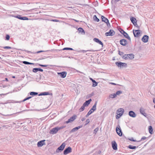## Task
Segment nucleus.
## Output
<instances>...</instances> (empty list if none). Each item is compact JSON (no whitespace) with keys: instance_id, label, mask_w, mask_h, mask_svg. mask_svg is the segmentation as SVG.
Segmentation results:
<instances>
[{"instance_id":"nucleus-41","label":"nucleus","mask_w":155,"mask_h":155,"mask_svg":"<svg viewBox=\"0 0 155 155\" xmlns=\"http://www.w3.org/2000/svg\"><path fill=\"white\" fill-rule=\"evenodd\" d=\"M122 93V92L120 91H117L115 93L116 95H119Z\"/></svg>"},{"instance_id":"nucleus-43","label":"nucleus","mask_w":155,"mask_h":155,"mask_svg":"<svg viewBox=\"0 0 155 155\" xmlns=\"http://www.w3.org/2000/svg\"><path fill=\"white\" fill-rule=\"evenodd\" d=\"M98 130V128H96L94 130V133L95 134H96L97 133V131Z\"/></svg>"},{"instance_id":"nucleus-23","label":"nucleus","mask_w":155,"mask_h":155,"mask_svg":"<svg viewBox=\"0 0 155 155\" xmlns=\"http://www.w3.org/2000/svg\"><path fill=\"white\" fill-rule=\"evenodd\" d=\"M43 70L42 69L39 68H35L33 69V71L35 73H36L38 71L43 72Z\"/></svg>"},{"instance_id":"nucleus-53","label":"nucleus","mask_w":155,"mask_h":155,"mask_svg":"<svg viewBox=\"0 0 155 155\" xmlns=\"http://www.w3.org/2000/svg\"><path fill=\"white\" fill-rule=\"evenodd\" d=\"M51 21L54 22H58L59 21L56 19H52L51 20Z\"/></svg>"},{"instance_id":"nucleus-64","label":"nucleus","mask_w":155,"mask_h":155,"mask_svg":"<svg viewBox=\"0 0 155 155\" xmlns=\"http://www.w3.org/2000/svg\"><path fill=\"white\" fill-rule=\"evenodd\" d=\"M28 97V99H29L31 98L32 97L30 96V97Z\"/></svg>"},{"instance_id":"nucleus-14","label":"nucleus","mask_w":155,"mask_h":155,"mask_svg":"<svg viewBox=\"0 0 155 155\" xmlns=\"http://www.w3.org/2000/svg\"><path fill=\"white\" fill-rule=\"evenodd\" d=\"M45 140H43L38 142L37 143V146L38 147H41L43 145H45Z\"/></svg>"},{"instance_id":"nucleus-38","label":"nucleus","mask_w":155,"mask_h":155,"mask_svg":"<svg viewBox=\"0 0 155 155\" xmlns=\"http://www.w3.org/2000/svg\"><path fill=\"white\" fill-rule=\"evenodd\" d=\"M85 106H84L83 104L82 106L79 109V111L80 112H81L83 111L85 108Z\"/></svg>"},{"instance_id":"nucleus-34","label":"nucleus","mask_w":155,"mask_h":155,"mask_svg":"<svg viewBox=\"0 0 155 155\" xmlns=\"http://www.w3.org/2000/svg\"><path fill=\"white\" fill-rule=\"evenodd\" d=\"M117 97L116 94H111L109 95V97L110 98H115Z\"/></svg>"},{"instance_id":"nucleus-33","label":"nucleus","mask_w":155,"mask_h":155,"mask_svg":"<svg viewBox=\"0 0 155 155\" xmlns=\"http://www.w3.org/2000/svg\"><path fill=\"white\" fill-rule=\"evenodd\" d=\"M29 94L31 96H35L38 94V93L35 92H31Z\"/></svg>"},{"instance_id":"nucleus-51","label":"nucleus","mask_w":155,"mask_h":155,"mask_svg":"<svg viewBox=\"0 0 155 155\" xmlns=\"http://www.w3.org/2000/svg\"><path fill=\"white\" fill-rule=\"evenodd\" d=\"M119 54L120 55H122L124 53L122 52L119 51Z\"/></svg>"},{"instance_id":"nucleus-60","label":"nucleus","mask_w":155,"mask_h":155,"mask_svg":"<svg viewBox=\"0 0 155 155\" xmlns=\"http://www.w3.org/2000/svg\"><path fill=\"white\" fill-rule=\"evenodd\" d=\"M153 102L154 104H155V98H153Z\"/></svg>"},{"instance_id":"nucleus-50","label":"nucleus","mask_w":155,"mask_h":155,"mask_svg":"<svg viewBox=\"0 0 155 155\" xmlns=\"http://www.w3.org/2000/svg\"><path fill=\"white\" fill-rule=\"evenodd\" d=\"M86 123L85 124V125H86L87 124H88L90 122V120H89V119H87L86 120Z\"/></svg>"},{"instance_id":"nucleus-27","label":"nucleus","mask_w":155,"mask_h":155,"mask_svg":"<svg viewBox=\"0 0 155 155\" xmlns=\"http://www.w3.org/2000/svg\"><path fill=\"white\" fill-rule=\"evenodd\" d=\"M126 38H127L128 40H129V41H131V39L130 37H129V36L128 35V34L125 31L124 33H123L122 34Z\"/></svg>"},{"instance_id":"nucleus-7","label":"nucleus","mask_w":155,"mask_h":155,"mask_svg":"<svg viewBox=\"0 0 155 155\" xmlns=\"http://www.w3.org/2000/svg\"><path fill=\"white\" fill-rule=\"evenodd\" d=\"M97 103V101L95 102L94 105L93 106L92 108L89 110L88 112L90 113L91 114L96 110Z\"/></svg>"},{"instance_id":"nucleus-19","label":"nucleus","mask_w":155,"mask_h":155,"mask_svg":"<svg viewBox=\"0 0 155 155\" xmlns=\"http://www.w3.org/2000/svg\"><path fill=\"white\" fill-rule=\"evenodd\" d=\"M128 114L130 117L134 118L136 117V114L132 110L129 111Z\"/></svg>"},{"instance_id":"nucleus-21","label":"nucleus","mask_w":155,"mask_h":155,"mask_svg":"<svg viewBox=\"0 0 155 155\" xmlns=\"http://www.w3.org/2000/svg\"><path fill=\"white\" fill-rule=\"evenodd\" d=\"M101 19L102 20V21L105 22V23H107V25L108 24H110L108 19L107 18L104 17V16H101Z\"/></svg>"},{"instance_id":"nucleus-59","label":"nucleus","mask_w":155,"mask_h":155,"mask_svg":"<svg viewBox=\"0 0 155 155\" xmlns=\"http://www.w3.org/2000/svg\"><path fill=\"white\" fill-rule=\"evenodd\" d=\"M90 80L92 81L93 82V81H94V80H93L92 78H89Z\"/></svg>"},{"instance_id":"nucleus-9","label":"nucleus","mask_w":155,"mask_h":155,"mask_svg":"<svg viewBox=\"0 0 155 155\" xmlns=\"http://www.w3.org/2000/svg\"><path fill=\"white\" fill-rule=\"evenodd\" d=\"M119 127H117L116 128V131L117 134L120 137L122 136V132L121 129L120 128L119 126H118Z\"/></svg>"},{"instance_id":"nucleus-18","label":"nucleus","mask_w":155,"mask_h":155,"mask_svg":"<svg viewBox=\"0 0 155 155\" xmlns=\"http://www.w3.org/2000/svg\"><path fill=\"white\" fill-rule=\"evenodd\" d=\"M140 30H133V34L135 37H138L140 34Z\"/></svg>"},{"instance_id":"nucleus-47","label":"nucleus","mask_w":155,"mask_h":155,"mask_svg":"<svg viewBox=\"0 0 155 155\" xmlns=\"http://www.w3.org/2000/svg\"><path fill=\"white\" fill-rule=\"evenodd\" d=\"M3 48L4 49H11V47L9 46H5L3 47Z\"/></svg>"},{"instance_id":"nucleus-52","label":"nucleus","mask_w":155,"mask_h":155,"mask_svg":"<svg viewBox=\"0 0 155 155\" xmlns=\"http://www.w3.org/2000/svg\"><path fill=\"white\" fill-rule=\"evenodd\" d=\"M117 115L116 116V119H118L121 116H120V115H118V114H117Z\"/></svg>"},{"instance_id":"nucleus-63","label":"nucleus","mask_w":155,"mask_h":155,"mask_svg":"<svg viewBox=\"0 0 155 155\" xmlns=\"http://www.w3.org/2000/svg\"><path fill=\"white\" fill-rule=\"evenodd\" d=\"M34 64V63H30V62H29V64H31V65Z\"/></svg>"},{"instance_id":"nucleus-20","label":"nucleus","mask_w":155,"mask_h":155,"mask_svg":"<svg viewBox=\"0 0 155 155\" xmlns=\"http://www.w3.org/2000/svg\"><path fill=\"white\" fill-rule=\"evenodd\" d=\"M20 50H22L21 49H20ZM22 51H25L27 53H31V54H38V53H41V52H45V51H38L37 52H31V51H27V50H22Z\"/></svg>"},{"instance_id":"nucleus-16","label":"nucleus","mask_w":155,"mask_h":155,"mask_svg":"<svg viewBox=\"0 0 155 155\" xmlns=\"http://www.w3.org/2000/svg\"><path fill=\"white\" fill-rule=\"evenodd\" d=\"M58 75H60L61 78H64L66 76L67 72L65 71H63L61 72L58 73Z\"/></svg>"},{"instance_id":"nucleus-2","label":"nucleus","mask_w":155,"mask_h":155,"mask_svg":"<svg viewBox=\"0 0 155 155\" xmlns=\"http://www.w3.org/2000/svg\"><path fill=\"white\" fill-rule=\"evenodd\" d=\"M115 64L118 67L126 68L127 67V64L126 63H122L118 61L116 62Z\"/></svg>"},{"instance_id":"nucleus-36","label":"nucleus","mask_w":155,"mask_h":155,"mask_svg":"<svg viewBox=\"0 0 155 155\" xmlns=\"http://www.w3.org/2000/svg\"><path fill=\"white\" fill-rule=\"evenodd\" d=\"M94 21L97 22H99L100 21L99 19L97 18V16L96 15H94Z\"/></svg>"},{"instance_id":"nucleus-8","label":"nucleus","mask_w":155,"mask_h":155,"mask_svg":"<svg viewBox=\"0 0 155 155\" xmlns=\"http://www.w3.org/2000/svg\"><path fill=\"white\" fill-rule=\"evenodd\" d=\"M71 148L70 147L66 148L63 152V154L64 155H66L71 152Z\"/></svg>"},{"instance_id":"nucleus-17","label":"nucleus","mask_w":155,"mask_h":155,"mask_svg":"<svg viewBox=\"0 0 155 155\" xmlns=\"http://www.w3.org/2000/svg\"><path fill=\"white\" fill-rule=\"evenodd\" d=\"M112 148L114 150H117V144L115 141H113L112 142Z\"/></svg>"},{"instance_id":"nucleus-40","label":"nucleus","mask_w":155,"mask_h":155,"mask_svg":"<svg viewBox=\"0 0 155 155\" xmlns=\"http://www.w3.org/2000/svg\"><path fill=\"white\" fill-rule=\"evenodd\" d=\"M63 50H73V48H64L63 49Z\"/></svg>"},{"instance_id":"nucleus-4","label":"nucleus","mask_w":155,"mask_h":155,"mask_svg":"<svg viewBox=\"0 0 155 155\" xmlns=\"http://www.w3.org/2000/svg\"><path fill=\"white\" fill-rule=\"evenodd\" d=\"M58 130V127H56L51 130L50 131V133L51 134H56Z\"/></svg>"},{"instance_id":"nucleus-10","label":"nucleus","mask_w":155,"mask_h":155,"mask_svg":"<svg viewBox=\"0 0 155 155\" xmlns=\"http://www.w3.org/2000/svg\"><path fill=\"white\" fill-rule=\"evenodd\" d=\"M124 112V110L123 108H120L118 109L117 111V114H118V115H120V116H122Z\"/></svg>"},{"instance_id":"nucleus-24","label":"nucleus","mask_w":155,"mask_h":155,"mask_svg":"<svg viewBox=\"0 0 155 155\" xmlns=\"http://www.w3.org/2000/svg\"><path fill=\"white\" fill-rule=\"evenodd\" d=\"M93 40H94V41L95 42L97 43H98V44H100L102 46V47L103 46V43L98 39L97 38H95L93 39Z\"/></svg>"},{"instance_id":"nucleus-31","label":"nucleus","mask_w":155,"mask_h":155,"mask_svg":"<svg viewBox=\"0 0 155 155\" xmlns=\"http://www.w3.org/2000/svg\"><path fill=\"white\" fill-rule=\"evenodd\" d=\"M148 130L149 133L150 134H152L153 130L151 126H150L149 127Z\"/></svg>"},{"instance_id":"nucleus-25","label":"nucleus","mask_w":155,"mask_h":155,"mask_svg":"<svg viewBox=\"0 0 155 155\" xmlns=\"http://www.w3.org/2000/svg\"><path fill=\"white\" fill-rule=\"evenodd\" d=\"M91 101V99H90L86 101L83 104V105L85 107L87 106L90 104V102Z\"/></svg>"},{"instance_id":"nucleus-35","label":"nucleus","mask_w":155,"mask_h":155,"mask_svg":"<svg viewBox=\"0 0 155 155\" xmlns=\"http://www.w3.org/2000/svg\"><path fill=\"white\" fill-rule=\"evenodd\" d=\"M97 83L94 80V81H93V84L92 86L93 87H95L97 85Z\"/></svg>"},{"instance_id":"nucleus-5","label":"nucleus","mask_w":155,"mask_h":155,"mask_svg":"<svg viewBox=\"0 0 155 155\" xmlns=\"http://www.w3.org/2000/svg\"><path fill=\"white\" fill-rule=\"evenodd\" d=\"M77 117L76 115H74L73 116L71 117L67 121H66L65 123L66 124H68L73 122L75 120Z\"/></svg>"},{"instance_id":"nucleus-30","label":"nucleus","mask_w":155,"mask_h":155,"mask_svg":"<svg viewBox=\"0 0 155 155\" xmlns=\"http://www.w3.org/2000/svg\"><path fill=\"white\" fill-rule=\"evenodd\" d=\"M94 51L92 50H82L80 51L79 52H83L85 53L87 52H93Z\"/></svg>"},{"instance_id":"nucleus-57","label":"nucleus","mask_w":155,"mask_h":155,"mask_svg":"<svg viewBox=\"0 0 155 155\" xmlns=\"http://www.w3.org/2000/svg\"><path fill=\"white\" fill-rule=\"evenodd\" d=\"M85 120V118L83 117L81 119V120L83 121Z\"/></svg>"},{"instance_id":"nucleus-48","label":"nucleus","mask_w":155,"mask_h":155,"mask_svg":"<svg viewBox=\"0 0 155 155\" xmlns=\"http://www.w3.org/2000/svg\"><path fill=\"white\" fill-rule=\"evenodd\" d=\"M39 66H41V67H47L48 66H49V65H43L41 64H39Z\"/></svg>"},{"instance_id":"nucleus-12","label":"nucleus","mask_w":155,"mask_h":155,"mask_svg":"<svg viewBox=\"0 0 155 155\" xmlns=\"http://www.w3.org/2000/svg\"><path fill=\"white\" fill-rule=\"evenodd\" d=\"M130 20L133 24L134 26H136L137 25V21L136 19L134 17H131L130 18Z\"/></svg>"},{"instance_id":"nucleus-45","label":"nucleus","mask_w":155,"mask_h":155,"mask_svg":"<svg viewBox=\"0 0 155 155\" xmlns=\"http://www.w3.org/2000/svg\"><path fill=\"white\" fill-rule=\"evenodd\" d=\"M22 63L24 64H29V62H28L27 61H23L22 62Z\"/></svg>"},{"instance_id":"nucleus-6","label":"nucleus","mask_w":155,"mask_h":155,"mask_svg":"<svg viewBox=\"0 0 155 155\" xmlns=\"http://www.w3.org/2000/svg\"><path fill=\"white\" fill-rule=\"evenodd\" d=\"M115 34L114 31L112 29H110L108 32H107L105 33V35L106 36H112L114 35Z\"/></svg>"},{"instance_id":"nucleus-11","label":"nucleus","mask_w":155,"mask_h":155,"mask_svg":"<svg viewBox=\"0 0 155 155\" xmlns=\"http://www.w3.org/2000/svg\"><path fill=\"white\" fill-rule=\"evenodd\" d=\"M120 43L121 45L125 46L127 44V41L125 39H122L120 40Z\"/></svg>"},{"instance_id":"nucleus-1","label":"nucleus","mask_w":155,"mask_h":155,"mask_svg":"<svg viewBox=\"0 0 155 155\" xmlns=\"http://www.w3.org/2000/svg\"><path fill=\"white\" fill-rule=\"evenodd\" d=\"M134 55L133 54H125L122 57V58L125 60H131L134 58Z\"/></svg>"},{"instance_id":"nucleus-55","label":"nucleus","mask_w":155,"mask_h":155,"mask_svg":"<svg viewBox=\"0 0 155 155\" xmlns=\"http://www.w3.org/2000/svg\"><path fill=\"white\" fill-rule=\"evenodd\" d=\"M29 100L28 99V97H26V98H25V99H24V100L23 101H25L27 100Z\"/></svg>"},{"instance_id":"nucleus-32","label":"nucleus","mask_w":155,"mask_h":155,"mask_svg":"<svg viewBox=\"0 0 155 155\" xmlns=\"http://www.w3.org/2000/svg\"><path fill=\"white\" fill-rule=\"evenodd\" d=\"M137 147H136V146H132L131 145H130L128 147L129 149H135Z\"/></svg>"},{"instance_id":"nucleus-44","label":"nucleus","mask_w":155,"mask_h":155,"mask_svg":"<svg viewBox=\"0 0 155 155\" xmlns=\"http://www.w3.org/2000/svg\"><path fill=\"white\" fill-rule=\"evenodd\" d=\"M65 127H66V126H61V127H58V129L59 130H60L61 129H63L64 128H65Z\"/></svg>"},{"instance_id":"nucleus-58","label":"nucleus","mask_w":155,"mask_h":155,"mask_svg":"<svg viewBox=\"0 0 155 155\" xmlns=\"http://www.w3.org/2000/svg\"><path fill=\"white\" fill-rule=\"evenodd\" d=\"M94 95V93H91V94H90V97H91L92 96H93Z\"/></svg>"},{"instance_id":"nucleus-37","label":"nucleus","mask_w":155,"mask_h":155,"mask_svg":"<svg viewBox=\"0 0 155 155\" xmlns=\"http://www.w3.org/2000/svg\"><path fill=\"white\" fill-rule=\"evenodd\" d=\"M129 140L131 141H134L136 142H138L140 141V140H134L133 138L132 137L130 139H129Z\"/></svg>"},{"instance_id":"nucleus-3","label":"nucleus","mask_w":155,"mask_h":155,"mask_svg":"<svg viewBox=\"0 0 155 155\" xmlns=\"http://www.w3.org/2000/svg\"><path fill=\"white\" fill-rule=\"evenodd\" d=\"M65 146V143L64 142L57 149L56 152L58 153L60 151L63 150L64 149Z\"/></svg>"},{"instance_id":"nucleus-13","label":"nucleus","mask_w":155,"mask_h":155,"mask_svg":"<svg viewBox=\"0 0 155 155\" xmlns=\"http://www.w3.org/2000/svg\"><path fill=\"white\" fill-rule=\"evenodd\" d=\"M15 17L21 20H28V18L27 17H22L20 15H18L15 16Z\"/></svg>"},{"instance_id":"nucleus-22","label":"nucleus","mask_w":155,"mask_h":155,"mask_svg":"<svg viewBox=\"0 0 155 155\" xmlns=\"http://www.w3.org/2000/svg\"><path fill=\"white\" fill-rule=\"evenodd\" d=\"M82 126H80L78 127H76L73 129H72L70 131V133H73L75 131H76L78 130L79 129H80V128H81L82 127Z\"/></svg>"},{"instance_id":"nucleus-62","label":"nucleus","mask_w":155,"mask_h":155,"mask_svg":"<svg viewBox=\"0 0 155 155\" xmlns=\"http://www.w3.org/2000/svg\"><path fill=\"white\" fill-rule=\"evenodd\" d=\"M73 20L75 21H76L77 22H79V21H78V20H76L75 19H73Z\"/></svg>"},{"instance_id":"nucleus-54","label":"nucleus","mask_w":155,"mask_h":155,"mask_svg":"<svg viewBox=\"0 0 155 155\" xmlns=\"http://www.w3.org/2000/svg\"><path fill=\"white\" fill-rule=\"evenodd\" d=\"M91 114L90 113H89V112H88L87 114V115H86V117H88V116L90 115V114Z\"/></svg>"},{"instance_id":"nucleus-28","label":"nucleus","mask_w":155,"mask_h":155,"mask_svg":"<svg viewBox=\"0 0 155 155\" xmlns=\"http://www.w3.org/2000/svg\"><path fill=\"white\" fill-rule=\"evenodd\" d=\"M140 113L144 116L147 115L146 113L144 111V109L143 108H141L140 110Z\"/></svg>"},{"instance_id":"nucleus-56","label":"nucleus","mask_w":155,"mask_h":155,"mask_svg":"<svg viewBox=\"0 0 155 155\" xmlns=\"http://www.w3.org/2000/svg\"><path fill=\"white\" fill-rule=\"evenodd\" d=\"M110 84H111L114 85H117V84H116L115 83H112V82L110 83Z\"/></svg>"},{"instance_id":"nucleus-46","label":"nucleus","mask_w":155,"mask_h":155,"mask_svg":"<svg viewBox=\"0 0 155 155\" xmlns=\"http://www.w3.org/2000/svg\"><path fill=\"white\" fill-rule=\"evenodd\" d=\"M22 111H21V112H17L16 113H15V114H7V115H5V116H11V115H12L15 114H17V113H21Z\"/></svg>"},{"instance_id":"nucleus-42","label":"nucleus","mask_w":155,"mask_h":155,"mask_svg":"<svg viewBox=\"0 0 155 155\" xmlns=\"http://www.w3.org/2000/svg\"><path fill=\"white\" fill-rule=\"evenodd\" d=\"M10 36L8 35H7L5 37V40H9Z\"/></svg>"},{"instance_id":"nucleus-26","label":"nucleus","mask_w":155,"mask_h":155,"mask_svg":"<svg viewBox=\"0 0 155 155\" xmlns=\"http://www.w3.org/2000/svg\"><path fill=\"white\" fill-rule=\"evenodd\" d=\"M52 95V93H50L48 92H42L38 94V96L47 95Z\"/></svg>"},{"instance_id":"nucleus-29","label":"nucleus","mask_w":155,"mask_h":155,"mask_svg":"<svg viewBox=\"0 0 155 155\" xmlns=\"http://www.w3.org/2000/svg\"><path fill=\"white\" fill-rule=\"evenodd\" d=\"M78 31L79 33H81L82 34H85V32L84 30L81 28H79L78 29Z\"/></svg>"},{"instance_id":"nucleus-39","label":"nucleus","mask_w":155,"mask_h":155,"mask_svg":"<svg viewBox=\"0 0 155 155\" xmlns=\"http://www.w3.org/2000/svg\"><path fill=\"white\" fill-rule=\"evenodd\" d=\"M118 30L120 32V33L122 34L123 33H124L125 32V31L122 29H121L120 28H119L118 29Z\"/></svg>"},{"instance_id":"nucleus-49","label":"nucleus","mask_w":155,"mask_h":155,"mask_svg":"<svg viewBox=\"0 0 155 155\" xmlns=\"http://www.w3.org/2000/svg\"><path fill=\"white\" fill-rule=\"evenodd\" d=\"M146 138H147L146 137L144 136L142 137V138H141V140H140V141L143 140H145Z\"/></svg>"},{"instance_id":"nucleus-15","label":"nucleus","mask_w":155,"mask_h":155,"mask_svg":"<svg viewBox=\"0 0 155 155\" xmlns=\"http://www.w3.org/2000/svg\"><path fill=\"white\" fill-rule=\"evenodd\" d=\"M148 39L149 36L147 35H145L142 37V40L143 42L146 43L148 41Z\"/></svg>"},{"instance_id":"nucleus-61","label":"nucleus","mask_w":155,"mask_h":155,"mask_svg":"<svg viewBox=\"0 0 155 155\" xmlns=\"http://www.w3.org/2000/svg\"><path fill=\"white\" fill-rule=\"evenodd\" d=\"M77 72H79V73H81V74L82 73V72H81V71H78V70H77Z\"/></svg>"}]
</instances>
